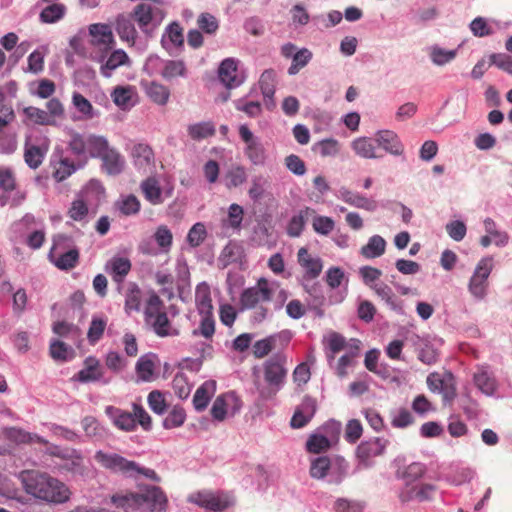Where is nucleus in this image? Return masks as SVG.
I'll use <instances>...</instances> for the list:
<instances>
[{
  "label": "nucleus",
  "instance_id": "34",
  "mask_svg": "<svg viewBox=\"0 0 512 512\" xmlns=\"http://www.w3.org/2000/svg\"><path fill=\"white\" fill-rule=\"evenodd\" d=\"M105 270L111 275L113 281L118 284V289H120L125 277L131 270V262L125 257H113L106 263Z\"/></svg>",
  "mask_w": 512,
  "mask_h": 512
},
{
  "label": "nucleus",
  "instance_id": "31",
  "mask_svg": "<svg viewBox=\"0 0 512 512\" xmlns=\"http://www.w3.org/2000/svg\"><path fill=\"white\" fill-rule=\"evenodd\" d=\"M161 44L169 53L183 47V29L178 22H172L166 27L161 37Z\"/></svg>",
  "mask_w": 512,
  "mask_h": 512
},
{
  "label": "nucleus",
  "instance_id": "40",
  "mask_svg": "<svg viewBox=\"0 0 512 512\" xmlns=\"http://www.w3.org/2000/svg\"><path fill=\"white\" fill-rule=\"evenodd\" d=\"M115 30L122 41L131 45L135 44L137 31L133 23V18H128L123 14L118 15L115 21Z\"/></svg>",
  "mask_w": 512,
  "mask_h": 512
},
{
  "label": "nucleus",
  "instance_id": "32",
  "mask_svg": "<svg viewBox=\"0 0 512 512\" xmlns=\"http://www.w3.org/2000/svg\"><path fill=\"white\" fill-rule=\"evenodd\" d=\"M141 87L146 96L155 104L165 106L170 98V90L167 86L156 81H141Z\"/></svg>",
  "mask_w": 512,
  "mask_h": 512
},
{
  "label": "nucleus",
  "instance_id": "3",
  "mask_svg": "<svg viewBox=\"0 0 512 512\" xmlns=\"http://www.w3.org/2000/svg\"><path fill=\"white\" fill-rule=\"evenodd\" d=\"M144 322L146 326L158 337L179 336V329L175 328L168 318L164 303L161 298L152 291L144 307Z\"/></svg>",
  "mask_w": 512,
  "mask_h": 512
},
{
  "label": "nucleus",
  "instance_id": "57",
  "mask_svg": "<svg viewBox=\"0 0 512 512\" xmlns=\"http://www.w3.org/2000/svg\"><path fill=\"white\" fill-rule=\"evenodd\" d=\"M52 331L59 337H64L74 342L78 341L81 337V330L79 327L66 321H57L53 323Z\"/></svg>",
  "mask_w": 512,
  "mask_h": 512
},
{
  "label": "nucleus",
  "instance_id": "27",
  "mask_svg": "<svg viewBox=\"0 0 512 512\" xmlns=\"http://www.w3.org/2000/svg\"><path fill=\"white\" fill-rule=\"evenodd\" d=\"M388 440L375 437L366 441H362L356 449V454L361 463H366L373 457L382 455L388 445Z\"/></svg>",
  "mask_w": 512,
  "mask_h": 512
},
{
  "label": "nucleus",
  "instance_id": "46",
  "mask_svg": "<svg viewBox=\"0 0 512 512\" xmlns=\"http://www.w3.org/2000/svg\"><path fill=\"white\" fill-rule=\"evenodd\" d=\"M436 487L433 484H422L420 487L406 488L401 491L399 497L402 502H408L412 499L426 501L431 498V494Z\"/></svg>",
  "mask_w": 512,
  "mask_h": 512
},
{
  "label": "nucleus",
  "instance_id": "61",
  "mask_svg": "<svg viewBox=\"0 0 512 512\" xmlns=\"http://www.w3.org/2000/svg\"><path fill=\"white\" fill-rule=\"evenodd\" d=\"M208 232L202 222L195 223L188 231L186 242L190 248L199 247L207 238Z\"/></svg>",
  "mask_w": 512,
  "mask_h": 512
},
{
  "label": "nucleus",
  "instance_id": "28",
  "mask_svg": "<svg viewBox=\"0 0 512 512\" xmlns=\"http://www.w3.org/2000/svg\"><path fill=\"white\" fill-rule=\"evenodd\" d=\"M375 142L385 152L393 156H401L404 153V145L397 133L392 130H379L375 134Z\"/></svg>",
  "mask_w": 512,
  "mask_h": 512
},
{
  "label": "nucleus",
  "instance_id": "44",
  "mask_svg": "<svg viewBox=\"0 0 512 512\" xmlns=\"http://www.w3.org/2000/svg\"><path fill=\"white\" fill-rule=\"evenodd\" d=\"M60 270H70L74 268L79 261V250L77 247L69 248L60 254L48 258Z\"/></svg>",
  "mask_w": 512,
  "mask_h": 512
},
{
  "label": "nucleus",
  "instance_id": "54",
  "mask_svg": "<svg viewBox=\"0 0 512 512\" xmlns=\"http://www.w3.org/2000/svg\"><path fill=\"white\" fill-rule=\"evenodd\" d=\"M332 446L331 442L317 429L308 437L305 445L306 450L314 454L327 451Z\"/></svg>",
  "mask_w": 512,
  "mask_h": 512
},
{
  "label": "nucleus",
  "instance_id": "13",
  "mask_svg": "<svg viewBox=\"0 0 512 512\" xmlns=\"http://www.w3.org/2000/svg\"><path fill=\"white\" fill-rule=\"evenodd\" d=\"M14 119L15 112L11 106L0 107V154L11 155L18 148L17 133L9 127Z\"/></svg>",
  "mask_w": 512,
  "mask_h": 512
},
{
  "label": "nucleus",
  "instance_id": "15",
  "mask_svg": "<svg viewBox=\"0 0 512 512\" xmlns=\"http://www.w3.org/2000/svg\"><path fill=\"white\" fill-rule=\"evenodd\" d=\"M285 363V355L276 353L263 364L264 379L274 393L279 391L284 385L287 375Z\"/></svg>",
  "mask_w": 512,
  "mask_h": 512
},
{
  "label": "nucleus",
  "instance_id": "52",
  "mask_svg": "<svg viewBox=\"0 0 512 512\" xmlns=\"http://www.w3.org/2000/svg\"><path fill=\"white\" fill-rule=\"evenodd\" d=\"M135 93L134 87L127 86H117L111 92V98L116 106L121 109H127L134 105L132 97Z\"/></svg>",
  "mask_w": 512,
  "mask_h": 512
},
{
  "label": "nucleus",
  "instance_id": "36",
  "mask_svg": "<svg viewBox=\"0 0 512 512\" xmlns=\"http://www.w3.org/2000/svg\"><path fill=\"white\" fill-rule=\"evenodd\" d=\"M4 435L8 440L17 444L38 443L46 445L48 443L42 436L17 427L4 428Z\"/></svg>",
  "mask_w": 512,
  "mask_h": 512
},
{
  "label": "nucleus",
  "instance_id": "22",
  "mask_svg": "<svg viewBox=\"0 0 512 512\" xmlns=\"http://www.w3.org/2000/svg\"><path fill=\"white\" fill-rule=\"evenodd\" d=\"M91 37L90 44L97 47L100 53L110 52L115 46V39L110 25L94 23L88 28Z\"/></svg>",
  "mask_w": 512,
  "mask_h": 512
},
{
  "label": "nucleus",
  "instance_id": "39",
  "mask_svg": "<svg viewBox=\"0 0 512 512\" xmlns=\"http://www.w3.org/2000/svg\"><path fill=\"white\" fill-rule=\"evenodd\" d=\"M372 290H374L377 296L380 297L391 310L399 314L403 313L402 301L393 293L392 288L387 284L378 282L372 286Z\"/></svg>",
  "mask_w": 512,
  "mask_h": 512
},
{
  "label": "nucleus",
  "instance_id": "7",
  "mask_svg": "<svg viewBox=\"0 0 512 512\" xmlns=\"http://www.w3.org/2000/svg\"><path fill=\"white\" fill-rule=\"evenodd\" d=\"M50 148V139L40 130H32L25 135L24 162L32 170L38 169Z\"/></svg>",
  "mask_w": 512,
  "mask_h": 512
},
{
  "label": "nucleus",
  "instance_id": "37",
  "mask_svg": "<svg viewBox=\"0 0 512 512\" xmlns=\"http://www.w3.org/2000/svg\"><path fill=\"white\" fill-rule=\"evenodd\" d=\"M473 381L475 386L487 396H492L497 391V381L485 367H480L474 373Z\"/></svg>",
  "mask_w": 512,
  "mask_h": 512
},
{
  "label": "nucleus",
  "instance_id": "8",
  "mask_svg": "<svg viewBox=\"0 0 512 512\" xmlns=\"http://www.w3.org/2000/svg\"><path fill=\"white\" fill-rule=\"evenodd\" d=\"M159 2L160 0H150L140 3L131 14L140 30L148 37L153 35L165 18L164 10L154 4Z\"/></svg>",
  "mask_w": 512,
  "mask_h": 512
},
{
  "label": "nucleus",
  "instance_id": "1",
  "mask_svg": "<svg viewBox=\"0 0 512 512\" xmlns=\"http://www.w3.org/2000/svg\"><path fill=\"white\" fill-rule=\"evenodd\" d=\"M19 478L27 494L47 504L59 505L69 501L71 491L59 479L47 473L24 470Z\"/></svg>",
  "mask_w": 512,
  "mask_h": 512
},
{
  "label": "nucleus",
  "instance_id": "16",
  "mask_svg": "<svg viewBox=\"0 0 512 512\" xmlns=\"http://www.w3.org/2000/svg\"><path fill=\"white\" fill-rule=\"evenodd\" d=\"M239 136L245 143L244 154L255 166L266 163L267 154L261 139L255 136L246 124L239 126Z\"/></svg>",
  "mask_w": 512,
  "mask_h": 512
},
{
  "label": "nucleus",
  "instance_id": "59",
  "mask_svg": "<svg viewBox=\"0 0 512 512\" xmlns=\"http://www.w3.org/2000/svg\"><path fill=\"white\" fill-rule=\"evenodd\" d=\"M429 50L430 59L437 66L451 62L457 55V49L447 50L438 45L431 46Z\"/></svg>",
  "mask_w": 512,
  "mask_h": 512
},
{
  "label": "nucleus",
  "instance_id": "60",
  "mask_svg": "<svg viewBox=\"0 0 512 512\" xmlns=\"http://www.w3.org/2000/svg\"><path fill=\"white\" fill-rule=\"evenodd\" d=\"M116 205L119 211L125 216L136 215L141 208L140 201L134 194L121 196Z\"/></svg>",
  "mask_w": 512,
  "mask_h": 512
},
{
  "label": "nucleus",
  "instance_id": "29",
  "mask_svg": "<svg viewBox=\"0 0 512 512\" xmlns=\"http://www.w3.org/2000/svg\"><path fill=\"white\" fill-rule=\"evenodd\" d=\"M84 365V368L74 376L76 381L81 383H90L96 381H102L104 384L108 383V380H103L104 372L100 367L98 359L93 356H89L85 359Z\"/></svg>",
  "mask_w": 512,
  "mask_h": 512
},
{
  "label": "nucleus",
  "instance_id": "17",
  "mask_svg": "<svg viewBox=\"0 0 512 512\" xmlns=\"http://www.w3.org/2000/svg\"><path fill=\"white\" fill-rule=\"evenodd\" d=\"M188 500L199 507L213 512L224 511L234 504L233 498L223 492L201 491L191 494Z\"/></svg>",
  "mask_w": 512,
  "mask_h": 512
},
{
  "label": "nucleus",
  "instance_id": "49",
  "mask_svg": "<svg viewBox=\"0 0 512 512\" xmlns=\"http://www.w3.org/2000/svg\"><path fill=\"white\" fill-rule=\"evenodd\" d=\"M386 241L380 235H373L369 238L366 245H364L360 253L367 259H374L382 256L385 253Z\"/></svg>",
  "mask_w": 512,
  "mask_h": 512
},
{
  "label": "nucleus",
  "instance_id": "5",
  "mask_svg": "<svg viewBox=\"0 0 512 512\" xmlns=\"http://www.w3.org/2000/svg\"><path fill=\"white\" fill-rule=\"evenodd\" d=\"M105 198V188L96 179H91L81 190L78 197L72 201L67 215L74 221H84L90 209H96Z\"/></svg>",
  "mask_w": 512,
  "mask_h": 512
},
{
  "label": "nucleus",
  "instance_id": "25",
  "mask_svg": "<svg viewBox=\"0 0 512 512\" xmlns=\"http://www.w3.org/2000/svg\"><path fill=\"white\" fill-rule=\"evenodd\" d=\"M290 338L291 336L289 331H282L258 340L253 345V354L258 359L263 358L273 349L277 348L278 343H280L281 346L286 345L290 341Z\"/></svg>",
  "mask_w": 512,
  "mask_h": 512
},
{
  "label": "nucleus",
  "instance_id": "42",
  "mask_svg": "<svg viewBox=\"0 0 512 512\" xmlns=\"http://www.w3.org/2000/svg\"><path fill=\"white\" fill-rule=\"evenodd\" d=\"M142 303V291L138 284L129 282L125 292L124 309L126 314L130 315L132 312H139Z\"/></svg>",
  "mask_w": 512,
  "mask_h": 512
},
{
  "label": "nucleus",
  "instance_id": "58",
  "mask_svg": "<svg viewBox=\"0 0 512 512\" xmlns=\"http://www.w3.org/2000/svg\"><path fill=\"white\" fill-rule=\"evenodd\" d=\"M483 223L486 234L491 237L496 246L505 247L508 244L509 236L507 232L498 230L497 224L492 218L487 217Z\"/></svg>",
  "mask_w": 512,
  "mask_h": 512
},
{
  "label": "nucleus",
  "instance_id": "4",
  "mask_svg": "<svg viewBox=\"0 0 512 512\" xmlns=\"http://www.w3.org/2000/svg\"><path fill=\"white\" fill-rule=\"evenodd\" d=\"M94 459L101 467L114 473H120L125 477L143 475L155 482L160 481V477L153 469L144 468L137 462L128 460L118 453H108L103 450H98L94 454Z\"/></svg>",
  "mask_w": 512,
  "mask_h": 512
},
{
  "label": "nucleus",
  "instance_id": "21",
  "mask_svg": "<svg viewBox=\"0 0 512 512\" xmlns=\"http://www.w3.org/2000/svg\"><path fill=\"white\" fill-rule=\"evenodd\" d=\"M130 156L132 164L138 172L147 174L155 168V154L152 147L146 143L132 146Z\"/></svg>",
  "mask_w": 512,
  "mask_h": 512
},
{
  "label": "nucleus",
  "instance_id": "30",
  "mask_svg": "<svg viewBox=\"0 0 512 512\" xmlns=\"http://www.w3.org/2000/svg\"><path fill=\"white\" fill-rule=\"evenodd\" d=\"M105 414L119 430L126 432L136 430V421L131 412L109 405L105 408Z\"/></svg>",
  "mask_w": 512,
  "mask_h": 512
},
{
  "label": "nucleus",
  "instance_id": "53",
  "mask_svg": "<svg viewBox=\"0 0 512 512\" xmlns=\"http://www.w3.org/2000/svg\"><path fill=\"white\" fill-rule=\"evenodd\" d=\"M229 402H238L233 392L218 396L211 407L212 418L216 421H223L227 414Z\"/></svg>",
  "mask_w": 512,
  "mask_h": 512
},
{
  "label": "nucleus",
  "instance_id": "23",
  "mask_svg": "<svg viewBox=\"0 0 512 512\" xmlns=\"http://www.w3.org/2000/svg\"><path fill=\"white\" fill-rule=\"evenodd\" d=\"M238 63L234 58H227L219 66V80L229 89L240 86L244 81V76L238 71Z\"/></svg>",
  "mask_w": 512,
  "mask_h": 512
},
{
  "label": "nucleus",
  "instance_id": "48",
  "mask_svg": "<svg viewBox=\"0 0 512 512\" xmlns=\"http://www.w3.org/2000/svg\"><path fill=\"white\" fill-rule=\"evenodd\" d=\"M49 354L57 362H68L75 357V350L63 341L53 339L50 342Z\"/></svg>",
  "mask_w": 512,
  "mask_h": 512
},
{
  "label": "nucleus",
  "instance_id": "20",
  "mask_svg": "<svg viewBox=\"0 0 512 512\" xmlns=\"http://www.w3.org/2000/svg\"><path fill=\"white\" fill-rule=\"evenodd\" d=\"M95 60L101 63L100 73L105 78H110L113 72L120 66L130 65V58L123 49L99 53Z\"/></svg>",
  "mask_w": 512,
  "mask_h": 512
},
{
  "label": "nucleus",
  "instance_id": "14",
  "mask_svg": "<svg viewBox=\"0 0 512 512\" xmlns=\"http://www.w3.org/2000/svg\"><path fill=\"white\" fill-rule=\"evenodd\" d=\"M429 390L442 395L444 405H451L457 396L456 380L452 372H433L426 379Z\"/></svg>",
  "mask_w": 512,
  "mask_h": 512
},
{
  "label": "nucleus",
  "instance_id": "38",
  "mask_svg": "<svg viewBox=\"0 0 512 512\" xmlns=\"http://www.w3.org/2000/svg\"><path fill=\"white\" fill-rule=\"evenodd\" d=\"M140 189L145 199L152 205H159L164 202L163 190L155 177H148L143 180Z\"/></svg>",
  "mask_w": 512,
  "mask_h": 512
},
{
  "label": "nucleus",
  "instance_id": "19",
  "mask_svg": "<svg viewBox=\"0 0 512 512\" xmlns=\"http://www.w3.org/2000/svg\"><path fill=\"white\" fill-rule=\"evenodd\" d=\"M101 137L95 134L83 135L74 133L68 142V150L76 157L77 161H85L86 164L88 157L92 158L94 146L100 142Z\"/></svg>",
  "mask_w": 512,
  "mask_h": 512
},
{
  "label": "nucleus",
  "instance_id": "41",
  "mask_svg": "<svg viewBox=\"0 0 512 512\" xmlns=\"http://www.w3.org/2000/svg\"><path fill=\"white\" fill-rule=\"evenodd\" d=\"M270 187L269 178L263 174L254 175L250 181L248 196L254 202H260Z\"/></svg>",
  "mask_w": 512,
  "mask_h": 512
},
{
  "label": "nucleus",
  "instance_id": "43",
  "mask_svg": "<svg viewBox=\"0 0 512 512\" xmlns=\"http://www.w3.org/2000/svg\"><path fill=\"white\" fill-rule=\"evenodd\" d=\"M216 127L213 121H201L190 124L187 127V134L193 141H201L214 136Z\"/></svg>",
  "mask_w": 512,
  "mask_h": 512
},
{
  "label": "nucleus",
  "instance_id": "64",
  "mask_svg": "<svg viewBox=\"0 0 512 512\" xmlns=\"http://www.w3.org/2000/svg\"><path fill=\"white\" fill-rule=\"evenodd\" d=\"M276 73L273 69H266L260 76L259 85L264 98L274 97Z\"/></svg>",
  "mask_w": 512,
  "mask_h": 512
},
{
  "label": "nucleus",
  "instance_id": "18",
  "mask_svg": "<svg viewBox=\"0 0 512 512\" xmlns=\"http://www.w3.org/2000/svg\"><path fill=\"white\" fill-rule=\"evenodd\" d=\"M51 166L54 168L53 178L57 182H62L85 166V161H74L65 155L62 148H55L51 160Z\"/></svg>",
  "mask_w": 512,
  "mask_h": 512
},
{
  "label": "nucleus",
  "instance_id": "12",
  "mask_svg": "<svg viewBox=\"0 0 512 512\" xmlns=\"http://www.w3.org/2000/svg\"><path fill=\"white\" fill-rule=\"evenodd\" d=\"M277 281L269 283L266 278H260L253 287L246 288L240 295L241 310L253 309L262 302H268L272 299L274 289L279 288Z\"/></svg>",
  "mask_w": 512,
  "mask_h": 512
},
{
  "label": "nucleus",
  "instance_id": "55",
  "mask_svg": "<svg viewBox=\"0 0 512 512\" xmlns=\"http://www.w3.org/2000/svg\"><path fill=\"white\" fill-rule=\"evenodd\" d=\"M311 150L322 157H334L340 151V143L335 138H326L315 142Z\"/></svg>",
  "mask_w": 512,
  "mask_h": 512
},
{
  "label": "nucleus",
  "instance_id": "33",
  "mask_svg": "<svg viewBox=\"0 0 512 512\" xmlns=\"http://www.w3.org/2000/svg\"><path fill=\"white\" fill-rule=\"evenodd\" d=\"M349 463L344 457L333 455L329 458V470L325 480L330 484H340L348 475Z\"/></svg>",
  "mask_w": 512,
  "mask_h": 512
},
{
  "label": "nucleus",
  "instance_id": "2",
  "mask_svg": "<svg viewBox=\"0 0 512 512\" xmlns=\"http://www.w3.org/2000/svg\"><path fill=\"white\" fill-rule=\"evenodd\" d=\"M111 502L126 512L139 509L163 512L167 508L168 499L160 487L145 485L137 493L115 494L111 497Z\"/></svg>",
  "mask_w": 512,
  "mask_h": 512
},
{
  "label": "nucleus",
  "instance_id": "62",
  "mask_svg": "<svg viewBox=\"0 0 512 512\" xmlns=\"http://www.w3.org/2000/svg\"><path fill=\"white\" fill-rule=\"evenodd\" d=\"M186 420V412L183 407L175 405L164 418L162 425L165 429H174L182 426Z\"/></svg>",
  "mask_w": 512,
  "mask_h": 512
},
{
  "label": "nucleus",
  "instance_id": "24",
  "mask_svg": "<svg viewBox=\"0 0 512 512\" xmlns=\"http://www.w3.org/2000/svg\"><path fill=\"white\" fill-rule=\"evenodd\" d=\"M297 260L305 271L303 275L305 280H314L321 274L323 269L322 259L318 256H312L307 248L301 247L298 250Z\"/></svg>",
  "mask_w": 512,
  "mask_h": 512
},
{
  "label": "nucleus",
  "instance_id": "50",
  "mask_svg": "<svg viewBox=\"0 0 512 512\" xmlns=\"http://www.w3.org/2000/svg\"><path fill=\"white\" fill-rule=\"evenodd\" d=\"M351 147L353 151L361 158L364 159H376L380 158L376 154V147L373 140L368 137H359L352 141Z\"/></svg>",
  "mask_w": 512,
  "mask_h": 512
},
{
  "label": "nucleus",
  "instance_id": "63",
  "mask_svg": "<svg viewBox=\"0 0 512 512\" xmlns=\"http://www.w3.org/2000/svg\"><path fill=\"white\" fill-rule=\"evenodd\" d=\"M312 52L307 48L298 50L292 57V63L288 68L290 76L296 75L302 68H304L312 59Z\"/></svg>",
  "mask_w": 512,
  "mask_h": 512
},
{
  "label": "nucleus",
  "instance_id": "45",
  "mask_svg": "<svg viewBox=\"0 0 512 512\" xmlns=\"http://www.w3.org/2000/svg\"><path fill=\"white\" fill-rule=\"evenodd\" d=\"M247 171L243 165H232L224 174L223 181L227 189L237 188L247 181Z\"/></svg>",
  "mask_w": 512,
  "mask_h": 512
},
{
  "label": "nucleus",
  "instance_id": "47",
  "mask_svg": "<svg viewBox=\"0 0 512 512\" xmlns=\"http://www.w3.org/2000/svg\"><path fill=\"white\" fill-rule=\"evenodd\" d=\"M154 358L155 354L153 353L144 354L138 358L135 371L141 381L149 382L152 380L155 370Z\"/></svg>",
  "mask_w": 512,
  "mask_h": 512
},
{
  "label": "nucleus",
  "instance_id": "9",
  "mask_svg": "<svg viewBox=\"0 0 512 512\" xmlns=\"http://www.w3.org/2000/svg\"><path fill=\"white\" fill-rule=\"evenodd\" d=\"M92 158L101 160V170L109 176L120 175L125 169L124 156L116 148L111 147L104 136L94 146Z\"/></svg>",
  "mask_w": 512,
  "mask_h": 512
},
{
  "label": "nucleus",
  "instance_id": "11",
  "mask_svg": "<svg viewBox=\"0 0 512 512\" xmlns=\"http://www.w3.org/2000/svg\"><path fill=\"white\" fill-rule=\"evenodd\" d=\"M494 268V258L485 256L481 258L468 282V291L476 301L485 299L488 293V278Z\"/></svg>",
  "mask_w": 512,
  "mask_h": 512
},
{
  "label": "nucleus",
  "instance_id": "51",
  "mask_svg": "<svg viewBox=\"0 0 512 512\" xmlns=\"http://www.w3.org/2000/svg\"><path fill=\"white\" fill-rule=\"evenodd\" d=\"M426 467L424 464L419 462H413L403 469H398L396 476L402 479L407 486L419 480L425 473Z\"/></svg>",
  "mask_w": 512,
  "mask_h": 512
},
{
  "label": "nucleus",
  "instance_id": "35",
  "mask_svg": "<svg viewBox=\"0 0 512 512\" xmlns=\"http://www.w3.org/2000/svg\"><path fill=\"white\" fill-rule=\"evenodd\" d=\"M216 391V381L207 380L202 383L193 396V406L197 412L204 411Z\"/></svg>",
  "mask_w": 512,
  "mask_h": 512
},
{
  "label": "nucleus",
  "instance_id": "6",
  "mask_svg": "<svg viewBox=\"0 0 512 512\" xmlns=\"http://www.w3.org/2000/svg\"><path fill=\"white\" fill-rule=\"evenodd\" d=\"M195 302L198 314L200 315V322L198 328L192 331V335L211 339L215 333V319L210 288L207 283L202 282L197 285Z\"/></svg>",
  "mask_w": 512,
  "mask_h": 512
},
{
  "label": "nucleus",
  "instance_id": "26",
  "mask_svg": "<svg viewBox=\"0 0 512 512\" xmlns=\"http://www.w3.org/2000/svg\"><path fill=\"white\" fill-rule=\"evenodd\" d=\"M336 197L350 206L369 212H373L378 208V203L374 199L367 198L365 195L353 192L346 187H340Z\"/></svg>",
  "mask_w": 512,
  "mask_h": 512
},
{
  "label": "nucleus",
  "instance_id": "10",
  "mask_svg": "<svg viewBox=\"0 0 512 512\" xmlns=\"http://www.w3.org/2000/svg\"><path fill=\"white\" fill-rule=\"evenodd\" d=\"M144 71L149 75H160L166 81L176 77L186 78L188 70L183 60H164L158 55H150L144 64Z\"/></svg>",
  "mask_w": 512,
  "mask_h": 512
},
{
  "label": "nucleus",
  "instance_id": "56",
  "mask_svg": "<svg viewBox=\"0 0 512 512\" xmlns=\"http://www.w3.org/2000/svg\"><path fill=\"white\" fill-rule=\"evenodd\" d=\"M66 14V6L62 3H51L46 6L39 15L42 23H55L61 20Z\"/></svg>",
  "mask_w": 512,
  "mask_h": 512
}]
</instances>
